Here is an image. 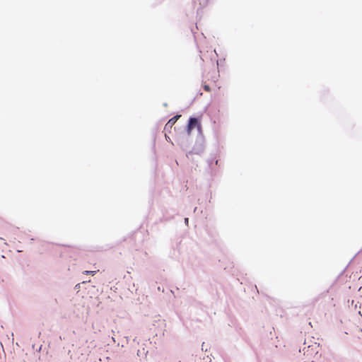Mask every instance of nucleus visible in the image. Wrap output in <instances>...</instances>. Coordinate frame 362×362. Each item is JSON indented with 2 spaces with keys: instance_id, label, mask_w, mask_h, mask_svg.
I'll return each instance as SVG.
<instances>
[{
  "instance_id": "nucleus-5",
  "label": "nucleus",
  "mask_w": 362,
  "mask_h": 362,
  "mask_svg": "<svg viewBox=\"0 0 362 362\" xmlns=\"http://www.w3.org/2000/svg\"><path fill=\"white\" fill-rule=\"evenodd\" d=\"M97 272H98V270H97V271H85L83 273L86 274L95 275Z\"/></svg>"
},
{
  "instance_id": "nucleus-2",
  "label": "nucleus",
  "mask_w": 362,
  "mask_h": 362,
  "mask_svg": "<svg viewBox=\"0 0 362 362\" xmlns=\"http://www.w3.org/2000/svg\"><path fill=\"white\" fill-rule=\"evenodd\" d=\"M199 127V122L197 118L191 117L189 119V123L187 125V131L188 132H190L195 127Z\"/></svg>"
},
{
  "instance_id": "nucleus-1",
  "label": "nucleus",
  "mask_w": 362,
  "mask_h": 362,
  "mask_svg": "<svg viewBox=\"0 0 362 362\" xmlns=\"http://www.w3.org/2000/svg\"><path fill=\"white\" fill-rule=\"evenodd\" d=\"M308 360L313 361L317 358V351H315V348L313 346H308L304 352Z\"/></svg>"
},
{
  "instance_id": "nucleus-4",
  "label": "nucleus",
  "mask_w": 362,
  "mask_h": 362,
  "mask_svg": "<svg viewBox=\"0 0 362 362\" xmlns=\"http://www.w3.org/2000/svg\"><path fill=\"white\" fill-rule=\"evenodd\" d=\"M203 88H204V90H205V91H206V92H210V91H211V88H210V86H209V85H207V84H204V85L203 86Z\"/></svg>"
},
{
  "instance_id": "nucleus-3",
  "label": "nucleus",
  "mask_w": 362,
  "mask_h": 362,
  "mask_svg": "<svg viewBox=\"0 0 362 362\" xmlns=\"http://www.w3.org/2000/svg\"><path fill=\"white\" fill-rule=\"evenodd\" d=\"M180 117L181 115H178L169 119V121L165 124V128H172V127L175 124V123Z\"/></svg>"
}]
</instances>
